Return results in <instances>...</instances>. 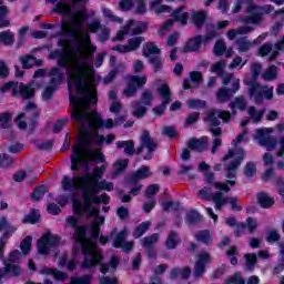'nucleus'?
<instances>
[{
  "label": "nucleus",
  "instance_id": "nucleus-1",
  "mask_svg": "<svg viewBox=\"0 0 284 284\" xmlns=\"http://www.w3.org/2000/svg\"><path fill=\"white\" fill-rule=\"evenodd\" d=\"M61 37H71V50H68V40L60 39L58 40V45L62 49L51 51L49 53V59H57L59 68L67 70L69 79H72V74H74L72 57H74L77 52H83L84 50L94 53L97 52V47L92 45V37L89 32L81 33V39L77 38V24H69V29L62 28ZM74 48H77V51Z\"/></svg>",
  "mask_w": 284,
  "mask_h": 284
},
{
  "label": "nucleus",
  "instance_id": "nucleus-2",
  "mask_svg": "<svg viewBox=\"0 0 284 284\" xmlns=\"http://www.w3.org/2000/svg\"><path fill=\"white\" fill-rule=\"evenodd\" d=\"M105 223V217H95L91 222V237H88L85 235V239L80 243L83 261L81 263V267H92L94 264H92V260H90V256L92 254L95 255V260L98 263H101L103 261V253L99 251V244L98 241L101 237V225Z\"/></svg>",
  "mask_w": 284,
  "mask_h": 284
},
{
  "label": "nucleus",
  "instance_id": "nucleus-3",
  "mask_svg": "<svg viewBox=\"0 0 284 284\" xmlns=\"http://www.w3.org/2000/svg\"><path fill=\"white\" fill-rule=\"evenodd\" d=\"M85 61L74 64V73L69 78L68 88L71 90L70 84L74 83L77 92L80 93V97H83L84 102L87 101V103L94 105L99 103V97L88 88V71L85 70Z\"/></svg>",
  "mask_w": 284,
  "mask_h": 284
},
{
  "label": "nucleus",
  "instance_id": "nucleus-4",
  "mask_svg": "<svg viewBox=\"0 0 284 284\" xmlns=\"http://www.w3.org/2000/svg\"><path fill=\"white\" fill-rule=\"evenodd\" d=\"M103 174H105V165L93 168L92 172L85 173L83 176L75 175L73 179H70L65 175L62 179V187L65 192H72V190H80L78 182L81 185H88L90 181H101L103 179Z\"/></svg>",
  "mask_w": 284,
  "mask_h": 284
},
{
  "label": "nucleus",
  "instance_id": "nucleus-5",
  "mask_svg": "<svg viewBox=\"0 0 284 284\" xmlns=\"http://www.w3.org/2000/svg\"><path fill=\"white\" fill-rule=\"evenodd\" d=\"M41 88V84L38 82L31 81L29 83L18 82V81H9L6 82L1 88L0 92L6 94L8 90L11 91V97L17 99V97H21L24 101H30V99H34V94H37V90Z\"/></svg>",
  "mask_w": 284,
  "mask_h": 284
},
{
  "label": "nucleus",
  "instance_id": "nucleus-6",
  "mask_svg": "<svg viewBox=\"0 0 284 284\" xmlns=\"http://www.w3.org/2000/svg\"><path fill=\"white\" fill-rule=\"evenodd\" d=\"M82 185V199L83 203H85L84 210H90V200L101 194L103 190L105 192H112L114 190V184L112 182H108L106 180H89L88 184Z\"/></svg>",
  "mask_w": 284,
  "mask_h": 284
},
{
  "label": "nucleus",
  "instance_id": "nucleus-7",
  "mask_svg": "<svg viewBox=\"0 0 284 284\" xmlns=\"http://www.w3.org/2000/svg\"><path fill=\"white\" fill-rule=\"evenodd\" d=\"M272 134V129L263 128L257 129L255 139L258 141L262 148H266L267 151L275 150L276 145H280V150L276 152V156L280 159L284 156V135L278 138L270 135Z\"/></svg>",
  "mask_w": 284,
  "mask_h": 284
},
{
  "label": "nucleus",
  "instance_id": "nucleus-8",
  "mask_svg": "<svg viewBox=\"0 0 284 284\" xmlns=\"http://www.w3.org/2000/svg\"><path fill=\"white\" fill-rule=\"evenodd\" d=\"M92 143H94V141H92L90 135L82 134L80 141L77 142L72 150H78L79 154L85 152L93 163H105V154L101 152V149H92Z\"/></svg>",
  "mask_w": 284,
  "mask_h": 284
},
{
  "label": "nucleus",
  "instance_id": "nucleus-9",
  "mask_svg": "<svg viewBox=\"0 0 284 284\" xmlns=\"http://www.w3.org/2000/svg\"><path fill=\"white\" fill-rule=\"evenodd\" d=\"M49 77H52L49 81V84L44 88L42 92L43 101L52 100L54 97V92L59 90V85H61V81L65 79V73L61 72L59 67H52L49 72Z\"/></svg>",
  "mask_w": 284,
  "mask_h": 284
},
{
  "label": "nucleus",
  "instance_id": "nucleus-10",
  "mask_svg": "<svg viewBox=\"0 0 284 284\" xmlns=\"http://www.w3.org/2000/svg\"><path fill=\"white\" fill-rule=\"evenodd\" d=\"M216 29L212 26V30L207 31L206 34H197L186 40L183 50L184 52H199V50H201V45H207V43H210L212 39H216Z\"/></svg>",
  "mask_w": 284,
  "mask_h": 284
},
{
  "label": "nucleus",
  "instance_id": "nucleus-11",
  "mask_svg": "<svg viewBox=\"0 0 284 284\" xmlns=\"http://www.w3.org/2000/svg\"><path fill=\"white\" fill-rule=\"evenodd\" d=\"M61 245V236L52 233H45L37 241L38 253L41 256H48L50 251L57 250Z\"/></svg>",
  "mask_w": 284,
  "mask_h": 284
},
{
  "label": "nucleus",
  "instance_id": "nucleus-12",
  "mask_svg": "<svg viewBox=\"0 0 284 284\" xmlns=\"http://www.w3.org/2000/svg\"><path fill=\"white\" fill-rule=\"evenodd\" d=\"M159 144L152 139L150 135V131H143L140 138V145L134 150L135 154L139 156L143 153V150H148V153L144 155V161H152V156H154V152Z\"/></svg>",
  "mask_w": 284,
  "mask_h": 284
},
{
  "label": "nucleus",
  "instance_id": "nucleus-13",
  "mask_svg": "<svg viewBox=\"0 0 284 284\" xmlns=\"http://www.w3.org/2000/svg\"><path fill=\"white\" fill-rule=\"evenodd\" d=\"M94 114H97V111H92L89 114L81 113V111H74L71 113V121H73V123H81L82 125L88 123L91 134L95 138L100 134L99 130H103V128L94 122Z\"/></svg>",
  "mask_w": 284,
  "mask_h": 284
},
{
  "label": "nucleus",
  "instance_id": "nucleus-14",
  "mask_svg": "<svg viewBox=\"0 0 284 284\" xmlns=\"http://www.w3.org/2000/svg\"><path fill=\"white\" fill-rule=\"evenodd\" d=\"M219 119H221L223 123H230V121H232V113H230V111L211 109L206 112L204 122L210 123L211 128H219V125H221Z\"/></svg>",
  "mask_w": 284,
  "mask_h": 284
},
{
  "label": "nucleus",
  "instance_id": "nucleus-15",
  "mask_svg": "<svg viewBox=\"0 0 284 284\" xmlns=\"http://www.w3.org/2000/svg\"><path fill=\"white\" fill-rule=\"evenodd\" d=\"M235 156V159H234ZM230 159H234L233 161H231L226 166H225V171L226 172H232L239 170V168H241V164L243 163V159H245V150H243V148H236L234 149H230L229 152L226 153V155L222 159V161H230Z\"/></svg>",
  "mask_w": 284,
  "mask_h": 284
},
{
  "label": "nucleus",
  "instance_id": "nucleus-16",
  "mask_svg": "<svg viewBox=\"0 0 284 284\" xmlns=\"http://www.w3.org/2000/svg\"><path fill=\"white\" fill-rule=\"evenodd\" d=\"M158 94L161 97L162 101L158 106L153 108V112L156 116H163V112H165L168 105L172 103V91H170V85L163 83L158 88Z\"/></svg>",
  "mask_w": 284,
  "mask_h": 284
},
{
  "label": "nucleus",
  "instance_id": "nucleus-17",
  "mask_svg": "<svg viewBox=\"0 0 284 284\" xmlns=\"http://www.w3.org/2000/svg\"><path fill=\"white\" fill-rule=\"evenodd\" d=\"M146 83L148 78H145V75H131L128 80L126 88L123 90L124 97H126L128 99L134 97V94L139 92V88H143V85H145Z\"/></svg>",
  "mask_w": 284,
  "mask_h": 284
},
{
  "label": "nucleus",
  "instance_id": "nucleus-18",
  "mask_svg": "<svg viewBox=\"0 0 284 284\" xmlns=\"http://www.w3.org/2000/svg\"><path fill=\"white\" fill-rule=\"evenodd\" d=\"M67 223L74 230L73 239L75 243H81V241L85 240V236L88 235V230H90V226L83 224L79 225V220L74 216L67 217Z\"/></svg>",
  "mask_w": 284,
  "mask_h": 284
},
{
  "label": "nucleus",
  "instance_id": "nucleus-19",
  "mask_svg": "<svg viewBox=\"0 0 284 284\" xmlns=\"http://www.w3.org/2000/svg\"><path fill=\"white\" fill-rule=\"evenodd\" d=\"M212 261V255L203 251L196 255L194 264L193 276L194 278H201L205 274V266Z\"/></svg>",
  "mask_w": 284,
  "mask_h": 284
},
{
  "label": "nucleus",
  "instance_id": "nucleus-20",
  "mask_svg": "<svg viewBox=\"0 0 284 284\" xmlns=\"http://www.w3.org/2000/svg\"><path fill=\"white\" fill-rule=\"evenodd\" d=\"M152 176V172L150 171V166L142 165L135 172L130 173L125 178V182L129 185H136L140 181H145V179H150Z\"/></svg>",
  "mask_w": 284,
  "mask_h": 284
},
{
  "label": "nucleus",
  "instance_id": "nucleus-21",
  "mask_svg": "<svg viewBox=\"0 0 284 284\" xmlns=\"http://www.w3.org/2000/svg\"><path fill=\"white\" fill-rule=\"evenodd\" d=\"M263 88H255L254 92L252 93V88H248V97L250 99H254L256 105L263 104V99H266V101H272L274 99V87H271L267 90H263Z\"/></svg>",
  "mask_w": 284,
  "mask_h": 284
},
{
  "label": "nucleus",
  "instance_id": "nucleus-22",
  "mask_svg": "<svg viewBox=\"0 0 284 284\" xmlns=\"http://www.w3.org/2000/svg\"><path fill=\"white\" fill-rule=\"evenodd\" d=\"M261 64L254 62L251 65L252 78L250 80H244L245 85H248V88H251V93H254V90H256V88H263V84H261V82H257L258 77L261 75Z\"/></svg>",
  "mask_w": 284,
  "mask_h": 284
},
{
  "label": "nucleus",
  "instance_id": "nucleus-23",
  "mask_svg": "<svg viewBox=\"0 0 284 284\" xmlns=\"http://www.w3.org/2000/svg\"><path fill=\"white\" fill-rule=\"evenodd\" d=\"M190 22L194 26L195 30H203V26L207 23V11L197 10L192 11L190 16Z\"/></svg>",
  "mask_w": 284,
  "mask_h": 284
},
{
  "label": "nucleus",
  "instance_id": "nucleus-24",
  "mask_svg": "<svg viewBox=\"0 0 284 284\" xmlns=\"http://www.w3.org/2000/svg\"><path fill=\"white\" fill-rule=\"evenodd\" d=\"M73 154L71 155V170L72 172H79V164L83 165L87 170H89L90 163L85 158L79 153V149H72Z\"/></svg>",
  "mask_w": 284,
  "mask_h": 284
},
{
  "label": "nucleus",
  "instance_id": "nucleus-25",
  "mask_svg": "<svg viewBox=\"0 0 284 284\" xmlns=\"http://www.w3.org/2000/svg\"><path fill=\"white\" fill-rule=\"evenodd\" d=\"M189 150H193L199 153L205 152L207 150V136H202L200 139L192 138L187 141Z\"/></svg>",
  "mask_w": 284,
  "mask_h": 284
},
{
  "label": "nucleus",
  "instance_id": "nucleus-26",
  "mask_svg": "<svg viewBox=\"0 0 284 284\" xmlns=\"http://www.w3.org/2000/svg\"><path fill=\"white\" fill-rule=\"evenodd\" d=\"M171 17L173 21L181 23L182 26H187V21H190V14L185 12V6H180L173 10Z\"/></svg>",
  "mask_w": 284,
  "mask_h": 284
},
{
  "label": "nucleus",
  "instance_id": "nucleus-27",
  "mask_svg": "<svg viewBox=\"0 0 284 284\" xmlns=\"http://www.w3.org/2000/svg\"><path fill=\"white\" fill-rule=\"evenodd\" d=\"M73 210H74V214L77 216H81L83 214V212H88L89 216H95V219H99V214L101 212V207L100 206H92L91 203V207L89 210H85V203L83 206H81V204L77 205V202L73 203Z\"/></svg>",
  "mask_w": 284,
  "mask_h": 284
},
{
  "label": "nucleus",
  "instance_id": "nucleus-28",
  "mask_svg": "<svg viewBox=\"0 0 284 284\" xmlns=\"http://www.w3.org/2000/svg\"><path fill=\"white\" fill-rule=\"evenodd\" d=\"M89 261H91L92 266L81 267L82 270H94V267H97V265H100V272H101V274H103V276H105L110 272V264L103 263V261H105V257L103 256V254H102L101 262L97 261V256L94 255V253H92V256H89Z\"/></svg>",
  "mask_w": 284,
  "mask_h": 284
},
{
  "label": "nucleus",
  "instance_id": "nucleus-29",
  "mask_svg": "<svg viewBox=\"0 0 284 284\" xmlns=\"http://www.w3.org/2000/svg\"><path fill=\"white\" fill-rule=\"evenodd\" d=\"M166 250H176L181 245V237L176 231H170L165 240Z\"/></svg>",
  "mask_w": 284,
  "mask_h": 284
},
{
  "label": "nucleus",
  "instance_id": "nucleus-30",
  "mask_svg": "<svg viewBox=\"0 0 284 284\" xmlns=\"http://www.w3.org/2000/svg\"><path fill=\"white\" fill-rule=\"evenodd\" d=\"M134 26V28H132ZM128 27L132 28L131 29V34L132 37H139V34H143L148 30V22L143 21H134V20H129L128 21Z\"/></svg>",
  "mask_w": 284,
  "mask_h": 284
},
{
  "label": "nucleus",
  "instance_id": "nucleus-31",
  "mask_svg": "<svg viewBox=\"0 0 284 284\" xmlns=\"http://www.w3.org/2000/svg\"><path fill=\"white\" fill-rule=\"evenodd\" d=\"M257 203L263 210H270V207L274 205L275 200L274 197H271L267 193L260 192L257 193Z\"/></svg>",
  "mask_w": 284,
  "mask_h": 284
},
{
  "label": "nucleus",
  "instance_id": "nucleus-32",
  "mask_svg": "<svg viewBox=\"0 0 284 284\" xmlns=\"http://www.w3.org/2000/svg\"><path fill=\"white\" fill-rule=\"evenodd\" d=\"M93 121L98 125V128H102V130H112V128L115 125L114 120L106 119L105 121L103 118H101V114L95 111V114L93 115Z\"/></svg>",
  "mask_w": 284,
  "mask_h": 284
},
{
  "label": "nucleus",
  "instance_id": "nucleus-33",
  "mask_svg": "<svg viewBox=\"0 0 284 284\" xmlns=\"http://www.w3.org/2000/svg\"><path fill=\"white\" fill-rule=\"evenodd\" d=\"M143 57L150 59V57H156V54H161V50L156 47L154 42H146L142 50Z\"/></svg>",
  "mask_w": 284,
  "mask_h": 284
},
{
  "label": "nucleus",
  "instance_id": "nucleus-34",
  "mask_svg": "<svg viewBox=\"0 0 284 284\" xmlns=\"http://www.w3.org/2000/svg\"><path fill=\"white\" fill-rule=\"evenodd\" d=\"M245 271L254 272V267H256L258 263V257L254 253H246L244 255Z\"/></svg>",
  "mask_w": 284,
  "mask_h": 284
},
{
  "label": "nucleus",
  "instance_id": "nucleus-35",
  "mask_svg": "<svg viewBox=\"0 0 284 284\" xmlns=\"http://www.w3.org/2000/svg\"><path fill=\"white\" fill-rule=\"evenodd\" d=\"M232 97H234L232 94V89H230L227 87H222L216 92V99H217L219 103H227V101H230V99H232Z\"/></svg>",
  "mask_w": 284,
  "mask_h": 284
},
{
  "label": "nucleus",
  "instance_id": "nucleus-36",
  "mask_svg": "<svg viewBox=\"0 0 284 284\" xmlns=\"http://www.w3.org/2000/svg\"><path fill=\"white\" fill-rule=\"evenodd\" d=\"M231 110H240V112H245L247 110V102L243 95L236 97L234 101L229 103Z\"/></svg>",
  "mask_w": 284,
  "mask_h": 284
},
{
  "label": "nucleus",
  "instance_id": "nucleus-37",
  "mask_svg": "<svg viewBox=\"0 0 284 284\" xmlns=\"http://www.w3.org/2000/svg\"><path fill=\"white\" fill-rule=\"evenodd\" d=\"M126 239H128V229H123L115 235L112 243V247H114L115 250H121Z\"/></svg>",
  "mask_w": 284,
  "mask_h": 284
},
{
  "label": "nucleus",
  "instance_id": "nucleus-38",
  "mask_svg": "<svg viewBox=\"0 0 284 284\" xmlns=\"http://www.w3.org/2000/svg\"><path fill=\"white\" fill-rule=\"evenodd\" d=\"M123 148H124V154H128V156H132L134 154V141L132 140L118 141L116 149L123 150Z\"/></svg>",
  "mask_w": 284,
  "mask_h": 284
},
{
  "label": "nucleus",
  "instance_id": "nucleus-39",
  "mask_svg": "<svg viewBox=\"0 0 284 284\" xmlns=\"http://www.w3.org/2000/svg\"><path fill=\"white\" fill-rule=\"evenodd\" d=\"M93 143L94 145H97V148H101V145H103V143H105L106 145H110L114 142V134H108L106 136L103 134H99L95 135V138H93Z\"/></svg>",
  "mask_w": 284,
  "mask_h": 284
},
{
  "label": "nucleus",
  "instance_id": "nucleus-40",
  "mask_svg": "<svg viewBox=\"0 0 284 284\" xmlns=\"http://www.w3.org/2000/svg\"><path fill=\"white\" fill-rule=\"evenodd\" d=\"M195 240L203 245H210L212 243V234L210 230H202L195 234Z\"/></svg>",
  "mask_w": 284,
  "mask_h": 284
},
{
  "label": "nucleus",
  "instance_id": "nucleus-41",
  "mask_svg": "<svg viewBox=\"0 0 284 284\" xmlns=\"http://www.w3.org/2000/svg\"><path fill=\"white\" fill-rule=\"evenodd\" d=\"M131 105L133 109V116H135V119H143L148 113V108L143 106L139 101L132 102Z\"/></svg>",
  "mask_w": 284,
  "mask_h": 284
},
{
  "label": "nucleus",
  "instance_id": "nucleus-42",
  "mask_svg": "<svg viewBox=\"0 0 284 284\" xmlns=\"http://www.w3.org/2000/svg\"><path fill=\"white\" fill-rule=\"evenodd\" d=\"M0 128L1 130H10L12 128V113H0Z\"/></svg>",
  "mask_w": 284,
  "mask_h": 284
},
{
  "label": "nucleus",
  "instance_id": "nucleus-43",
  "mask_svg": "<svg viewBox=\"0 0 284 284\" xmlns=\"http://www.w3.org/2000/svg\"><path fill=\"white\" fill-rule=\"evenodd\" d=\"M9 13L10 9H8V6L0 7V30L10 28V20L7 19Z\"/></svg>",
  "mask_w": 284,
  "mask_h": 284
},
{
  "label": "nucleus",
  "instance_id": "nucleus-44",
  "mask_svg": "<svg viewBox=\"0 0 284 284\" xmlns=\"http://www.w3.org/2000/svg\"><path fill=\"white\" fill-rule=\"evenodd\" d=\"M39 219H41L39 211H37L36 209H32L29 214L24 215V217L22 219V223L24 224L29 223V225H37V222L39 221Z\"/></svg>",
  "mask_w": 284,
  "mask_h": 284
},
{
  "label": "nucleus",
  "instance_id": "nucleus-45",
  "mask_svg": "<svg viewBox=\"0 0 284 284\" xmlns=\"http://www.w3.org/2000/svg\"><path fill=\"white\" fill-rule=\"evenodd\" d=\"M230 197H224L221 191H217L213 194V203L215 204V210H223V205L227 203Z\"/></svg>",
  "mask_w": 284,
  "mask_h": 284
},
{
  "label": "nucleus",
  "instance_id": "nucleus-46",
  "mask_svg": "<svg viewBox=\"0 0 284 284\" xmlns=\"http://www.w3.org/2000/svg\"><path fill=\"white\" fill-rule=\"evenodd\" d=\"M185 221L187 225H196V223H201V213L196 210H191L186 212Z\"/></svg>",
  "mask_w": 284,
  "mask_h": 284
},
{
  "label": "nucleus",
  "instance_id": "nucleus-47",
  "mask_svg": "<svg viewBox=\"0 0 284 284\" xmlns=\"http://www.w3.org/2000/svg\"><path fill=\"white\" fill-rule=\"evenodd\" d=\"M0 43H3L6 47L14 44V33L10 30L0 32Z\"/></svg>",
  "mask_w": 284,
  "mask_h": 284
},
{
  "label": "nucleus",
  "instance_id": "nucleus-48",
  "mask_svg": "<svg viewBox=\"0 0 284 284\" xmlns=\"http://www.w3.org/2000/svg\"><path fill=\"white\" fill-rule=\"evenodd\" d=\"M150 221H144L142 223H140L134 230H133V237L135 239H141V236H143V234H145V232H148V230H150Z\"/></svg>",
  "mask_w": 284,
  "mask_h": 284
},
{
  "label": "nucleus",
  "instance_id": "nucleus-49",
  "mask_svg": "<svg viewBox=\"0 0 284 284\" xmlns=\"http://www.w3.org/2000/svg\"><path fill=\"white\" fill-rule=\"evenodd\" d=\"M190 110H205L207 108V102L201 99H191L186 102Z\"/></svg>",
  "mask_w": 284,
  "mask_h": 284
},
{
  "label": "nucleus",
  "instance_id": "nucleus-50",
  "mask_svg": "<svg viewBox=\"0 0 284 284\" xmlns=\"http://www.w3.org/2000/svg\"><path fill=\"white\" fill-rule=\"evenodd\" d=\"M149 63L153 68V72H161L163 70V59L160 55H151L149 58Z\"/></svg>",
  "mask_w": 284,
  "mask_h": 284
},
{
  "label": "nucleus",
  "instance_id": "nucleus-51",
  "mask_svg": "<svg viewBox=\"0 0 284 284\" xmlns=\"http://www.w3.org/2000/svg\"><path fill=\"white\" fill-rule=\"evenodd\" d=\"M20 250L24 256H28V254H30V250H32V236L31 235H27L20 242Z\"/></svg>",
  "mask_w": 284,
  "mask_h": 284
},
{
  "label": "nucleus",
  "instance_id": "nucleus-52",
  "mask_svg": "<svg viewBox=\"0 0 284 284\" xmlns=\"http://www.w3.org/2000/svg\"><path fill=\"white\" fill-rule=\"evenodd\" d=\"M39 116H41V111H33L29 113V130L30 134L37 130V125L39 123Z\"/></svg>",
  "mask_w": 284,
  "mask_h": 284
},
{
  "label": "nucleus",
  "instance_id": "nucleus-53",
  "mask_svg": "<svg viewBox=\"0 0 284 284\" xmlns=\"http://www.w3.org/2000/svg\"><path fill=\"white\" fill-rule=\"evenodd\" d=\"M243 23H253V26H258L263 21V13H253L251 16H245L242 18Z\"/></svg>",
  "mask_w": 284,
  "mask_h": 284
},
{
  "label": "nucleus",
  "instance_id": "nucleus-54",
  "mask_svg": "<svg viewBox=\"0 0 284 284\" xmlns=\"http://www.w3.org/2000/svg\"><path fill=\"white\" fill-rule=\"evenodd\" d=\"M45 192H48L45 185L36 186L31 193L32 201H41L45 196Z\"/></svg>",
  "mask_w": 284,
  "mask_h": 284
},
{
  "label": "nucleus",
  "instance_id": "nucleus-55",
  "mask_svg": "<svg viewBox=\"0 0 284 284\" xmlns=\"http://www.w3.org/2000/svg\"><path fill=\"white\" fill-rule=\"evenodd\" d=\"M278 68L276 65H271L263 74H262V79H264V81H274V79H276V77H278Z\"/></svg>",
  "mask_w": 284,
  "mask_h": 284
},
{
  "label": "nucleus",
  "instance_id": "nucleus-56",
  "mask_svg": "<svg viewBox=\"0 0 284 284\" xmlns=\"http://www.w3.org/2000/svg\"><path fill=\"white\" fill-rule=\"evenodd\" d=\"M143 41H145L144 37H133V38L129 39L128 40L129 50H131V52L139 50V48H141V43H143Z\"/></svg>",
  "mask_w": 284,
  "mask_h": 284
},
{
  "label": "nucleus",
  "instance_id": "nucleus-57",
  "mask_svg": "<svg viewBox=\"0 0 284 284\" xmlns=\"http://www.w3.org/2000/svg\"><path fill=\"white\" fill-rule=\"evenodd\" d=\"M226 51L227 45L225 44V42L223 40H217L213 48V54H215V57H223Z\"/></svg>",
  "mask_w": 284,
  "mask_h": 284
},
{
  "label": "nucleus",
  "instance_id": "nucleus-58",
  "mask_svg": "<svg viewBox=\"0 0 284 284\" xmlns=\"http://www.w3.org/2000/svg\"><path fill=\"white\" fill-rule=\"evenodd\" d=\"M236 45L239 47V52H250L252 49V43L247 40L246 37L244 38H239L236 40Z\"/></svg>",
  "mask_w": 284,
  "mask_h": 284
},
{
  "label": "nucleus",
  "instance_id": "nucleus-59",
  "mask_svg": "<svg viewBox=\"0 0 284 284\" xmlns=\"http://www.w3.org/2000/svg\"><path fill=\"white\" fill-rule=\"evenodd\" d=\"M12 163H14V158L10 156L7 153H1L0 154V168L2 170H8Z\"/></svg>",
  "mask_w": 284,
  "mask_h": 284
},
{
  "label": "nucleus",
  "instance_id": "nucleus-60",
  "mask_svg": "<svg viewBox=\"0 0 284 284\" xmlns=\"http://www.w3.org/2000/svg\"><path fill=\"white\" fill-rule=\"evenodd\" d=\"M4 273L12 274V276H14V277L21 276V267H19V265H17V264L6 263L4 264Z\"/></svg>",
  "mask_w": 284,
  "mask_h": 284
},
{
  "label": "nucleus",
  "instance_id": "nucleus-61",
  "mask_svg": "<svg viewBox=\"0 0 284 284\" xmlns=\"http://www.w3.org/2000/svg\"><path fill=\"white\" fill-rule=\"evenodd\" d=\"M53 12H55L57 14L65 16L68 14V12H70V6L68 4V2L59 1L53 8Z\"/></svg>",
  "mask_w": 284,
  "mask_h": 284
},
{
  "label": "nucleus",
  "instance_id": "nucleus-62",
  "mask_svg": "<svg viewBox=\"0 0 284 284\" xmlns=\"http://www.w3.org/2000/svg\"><path fill=\"white\" fill-rule=\"evenodd\" d=\"M266 243H278L281 241V233L276 229H272L265 236Z\"/></svg>",
  "mask_w": 284,
  "mask_h": 284
},
{
  "label": "nucleus",
  "instance_id": "nucleus-63",
  "mask_svg": "<svg viewBox=\"0 0 284 284\" xmlns=\"http://www.w3.org/2000/svg\"><path fill=\"white\" fill-rule=\"evenodd\" d=\"M155 243H159V234L158 233H154V234L143 239V247H145V248L154 247Z\"/></svg>",
  "mask_w": 284,
  "mask_h": 284
},
{
  "label": "nucleus",
  "instance_id": "nucleus-64",
  "mask_svg": "<svg viewBox=\"0 0 284 284\" xmlns=\"http://www.w3.org/2000/svg\"><path fill=\"white\" fill-rule=\"evenodd\" d=\"M244 175L247 179H252L256 175V164L254 162H247L244 166Z\"/></svg>",
  "mask_w": 284,
  "mask_h": 284
}]
</instances>
